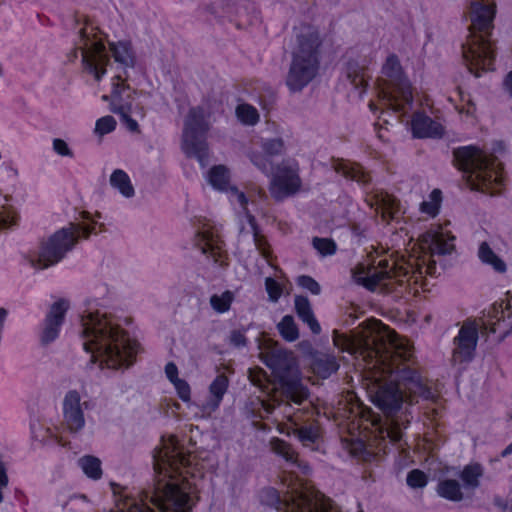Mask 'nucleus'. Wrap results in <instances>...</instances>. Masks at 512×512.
Returning a JSON list of instances; mask_svg holds the SVG:
<instances>
[{"label": "nucleus", "instance_id": "1", "mask_svg": "<svg viewBox=\"0 0 512 512\" xmlns=\"http://www.w3.org/2000/svg\"><path fill=\"white\" fill-rule=\"evenodd\" d=\"M190 457L179 447L177 439L162 438V446L153 454L156 479L140 493V499L120 495L119 512H191L195 489L184 475Z\"/></svg>", "mask_w": 512, "mask_h": 512}, {"label": "nucleus", "instance_id": "2", "mask_svg": "<svg viewBox=\"0 0 512 512\" xmlns=\"http://www.w3.org/2000/svg\"><path fill=\"white\" fill-rule=\"evenodd\" d=\"M80 336L91 361L102 369L125 370L139 352V343L122 328L120 317L95 308L93 302L81 314Z\"/></svg>", "mask_w": 512, "mask_h": 512}, {"label": "nucleus", "instance_id": "3", "mask_svg": "<svg viewBox=\"0 0 512 512\" xmlns=\"http://www.w3.org/2000/svg\"><path fill=\"white\" fill-rule=\"evenodd\" d=\"M391 344L392 350L383 368L391 379L379 383L372 397L374 404L389 417L398 412L404 401L412 403L416 396L425 400L434 398L433 391L423 384L419 373L406 364L413 358L410 343L395 338Z\"/></svg>", "mask_w": 512, "mask_h": 512}, {"label": "nucleus", "instance_id": "4", "mask_svg": "<svg viewBox=\"0 0 512 512\" xmlns=\"http://www.w3.org/2000/svg\"><path fill=\"white\" fill-rule=\"evenodd\" d=\"M496 8L492 0H474L468 6L469 35L462 44V55L469 71L476 77H480L482 71L494 70L495 50L491 35Z\"/></svg>", "mask_w": 512, "mask_h": 512}, {"label": "nucleus", "instance_id": "5", "mask_svg": "<svg viewBox=\"0 0 512 512\" xmlns=\"http://www.w3.org/2000/svg\"><path fill=\"white\" fill-rule=\"evenodd\" d=\"M295 38L286 85L291 91L298 92L306 87L318 73L322 39L318 30L307 24L295 28Z\"/></svg>", "mask_w": 512, "mask_h": 512}, {"label": "nucleus", "instance_id": "6", "mask_svg": "<svg viewBox=\"0 0 512 512\" xmlns=\"http://www.w3.org/2000/svg\"><path fill=\"white\" fill-rule=\"evenodd\" d=\"M457 168L463 172L472 190L498 194L503 186L500 163L474 146L459 147L453 152Z\"/></svg>", "mask_w": 512, "mask_h": 512}, {"label": "nucleus", "instance_id": "7", "mask_svg": "<svg viewBox=\"0 0 512 512\" xmlns=\"http://www.w3.org/2000/svg\"><path fill=\"white\" fill-rule=\"evenodd\" d=\"M96 222L75 224L60 228L49 237L41 240L38 250L27 256L31 267L39 270L60 263L74 249L81 238L87 239L94 233Z\"/></svg>", "mask_w": 512, "mask_h": 512}, {"label": "nucleus", "instance_id": "8", "mask_svg": "<svg viewBox=\"0 0 512 512\" xmlns=\"http://www.w3.org/2000/svg\"><path fill=\"white\" fill-rule=\"evenodd\" d=\"M261 359L279 380L282 396L287 402L302 405L308 400L309 390L299 377L297 364L291 352L275 346L262 352Z\"/></svg>", "mask_w": 512, "mask_h": 512}, {"label": "nucleus", "instance_id": "9", "mask_svg": "<svg viewBox=\"0 0 512 512\" xmlns=\"http://www.w3.org/2000/svg\"><path fill=\"white\" fill-rule=\"evenodd\" d=\"M386 87L382 90L384 104L395 113L406 114L413 105L411 83L397 55L390 54L382 66Z\"/></svg>", "mask_w": 512, "mask_h": 512}, {"label": "nucleus", "instance_id": "10", "mask_svg": "<svg viewBox=\"0 0 512 512\" xmlns=\"http://www.w3.org/2000/svg\"><path fill=\"white\" fill-rule=\"evenodd\" d=\"M210 114L203 106L191 107L184 119L182 149L188 157H195L202 167L208 159L207 134Z\"/></svg>", "mask_w": 512, "mask_h": 512}, {"label": "nucleus", "instance_id": "11", "mask_svg": "<svg viewBox=\"0 0 512 512\" xmlns=\"http://www.w3.org/2000/svg\"><path fill=\"white\" fill-rule=\"evenodd\" d=\"M78 50L82 54L84 69L92 74L97 81H100L106 74V66L109 64L110 58L102 39L94 32L93 27L80 30L79 40L71 54L72 61L77 58Z\"/></svg>", "mask_w": 512, "mask_h": 512}, {"label": "nucleus", "instance_id": "12", "mask_svg": "<svg viewBox=\"0 0 512 512\" xmlns=\"http://www.w3.org/2000/svg\"><path fill=\"white\" fill-rule=\"evenodd\" d=\"M275 500L281 512H338L330 499L309 489H294L284 499L276 496Z\"/></svg>", "mask_w": 512, "mask_h": 512}, {"label": "nucleus", "instance_id": "13", "mask_svg": "<svg viewBox=\"0 0 512 512\" xmlns=\"http://www.w3.org/2000/svg\"><path fill=\"white\" fill-rule=\"evenodd\" d=\"M408 271L403 267H397L394 262L387 259L380 260L377 266L368 269L366 276L362 278V284L370 291L381 288L393 291L396 285L402 286L407 281Z\"/></svg>", "mask_w": 512, "mask_h": 512}, {"label": "nucleus", "instance_id": "14", "mask_svg": "<svg viewBox=\"0 0 512 512\" xmlns=\"http://www.w3.org/2000/svg\"><path fill=\"white\" fill-rule=\"evenodd\" d=\"M301 184L298 163L295 160L283 161L272 179L271 194L275 199L282 200L298 192Z\"/></svg>", "mask_w": 512, "mask_h": 512}, {"label": "nucleus", "instance_id": "15", "mask_svg": "<svg viewBox=\"0 0 512 512\" xmlns=\"http://www.w3.org/2000/svg\"><path fill=\"white\" fill-rule=\"evenodd\" d=\"M69 308L70 302L65 298L58 299L49 307L39 332V339L42 345H49L59 337Z\"/></svg>", "mask_w": 512, "mask_h": 512}, {"label": "nucleus", "instance_id": "16", "mask_svg": "<svg viewBox=\"0 0 512 512\" xmlns=\"http://www.w3.org/2000/svg\"><path fill=\"white\" fill-rule=\"evenodd\" d=\"M89 408V402L81 401L78 391H68L63 399V425L73 434L79 433L85 426L83 409Z\"/></svg>", "mask_w": 512, "mask_h": 512}, {"label": "nucleus", "instance_id": "17", "mask_svg": "<svg viewBox=\"0 0 512 512\" xmlns=\"http://www.w3.org/2000/svg\"><path fill=\"white\" fill-rule=\"evenodd\" d=\"M197 245L203 254L209 255L215 262L223 263L225 254L224 241L220 233V229L216 226L206 223L197 232Z\"/></svg>", "mask_w": 512, "mask_h": 512}, {"label": "nucleus", "instance_id": "18", "mask_svg": "<svg viewBox=\"0 0 512 512\" xmlns=\"http://www.w3.org/2000/svg\"><path fill=\"white\" fill-rule=\"evenodd\" d=\"M310 409H303L294 412L292 415H289V421L292 424L293 434L297 437V439L302 443L303 446L309 447L312 450L315 449L314 445L319 439V427L315 421H310L309 419L304 420V414H310Z\"/></svg>", "mask_w": 512, "mask_h": 512}, {"label": "nucleus", "instance_id": "19", "mask_svg": "<svg viewBox=\"0 0 512 512\" xmlns=\"http://www.w3.org/2000/svg\"><path fill=\"white\" fill-rule=\"evenodd\" d=\"M117 82L113 83V90L111 93V111L115 114H118L121 118V121L126 125L127 129L131 132H138L139 125L136 120L131 118V102L128 100H124L122 97V93L129 89V86L125 85V79L122 76L118 75L115 77Z\"/></svg>", "mask_w": 512, "mask_h": 512}, {"label": "nucleus", "instance_id": "20", "mask_svg": "<svg viewBox=\"0 0 512 512\" xmlns=\"http://www.w3.org/2000/svg\"><path fill=\"white\" fill-rule=\"evenodd\" d=\"M208 180L215 189L229 193L232 203H237L242 210H246L248 199L243 192L230 185V172L226 166H213L208 173Z\"/></svg>", "mask_w": 512, "mask_h": 512}, {"label": "nucleus", "instance_id": "21", "mask_svg": "<svg viewBox=\"0 0 512 512\" xmlns=\"http://www.w3.org/2000/svg\"><path fill=\"white\" fill-rule=\"evenodd\" d=\"M477 341V328L472 325L462 326L454 338L453 360L458 363L470 362L474 357Z\"/></svg>", "mask_w": 512, "mask_h": 512}, {"label": "nucleus", "instance_id": "22", "mask_svg": "<svg viewBox=\"0 0 512 512\" xmlns=\"http://www.w3.org/2000/svg\"><path fill=\"white\" fill-rule=\"evenodd\" d=\"M421 246L431 257L450 254L454 249V237L439 228H432L420 237Z\"/></svg>", "mask_w": 512, "mask_h": 512}, {"label": "nucleus", "instance_id": "23", "mask_svg": "<svg viewBox=\"0 0 512 512\" xmlns=\"http://www.w3.org/2000/svg\"><path fill=\"white\" fill-rule=\"evenodd\" d=\"M229 387V379L225 374H219L209 385V395L201 405L203 414L211 415L218 410Z\"/></svg>", "mask_w": 512, "mask_h": 512}, {"label": "nucleus", "instance_id": "24", "mask_svg": "<svg viewBox=\"0 0 512 512\" xmlns=\"http://www.w3.org/2000/svg\"><path fill=\"white\" fill-rule=\"evenodd\" d=\"M411 130L415 138H436L443 135V127L424 112H415L411 119Z\"/></svg>", "mask_w": 512, "mask_h": 512}, {"label": "nucleus", "instance_id": "25", "mask_svg": "<svg viewBox=\"0 0 512 512\" xmlns=\"http://www.w3.org/2000/svg\"><path fill=\"white\" fill-rule=\"evenodd\" d=\"M345 75L351 86L359 91V95H363L369 78L366 65L357 60H350L347 62Z\"/></svg>", "mask_w": 512, "mask_h": 512}, {"label": "nucleus", "instance_id": "26", "mask_svg": "<svg viewBox=\"0 0 512 512\" xmlns=\"http://www.w3.org/2000/svg\"><path fill=\"white\" fill-rule=\"evenodd\" d=\"M294 306L297 316L308 325L311 332L315 335L320 334L321 326L314 315L309 299L306 296L297 295L294 299Z\"/></svg>", "mask_w": 512, "mask_h": 512}, {"label": "nucleus", "instance_id": "27", "mask_svg": "<svg viewBox=\"0 0 512 512\" xmlns=\"http://www.w3.org/2000/svg\"><path fill=\"white\" fill-rule=\"evenodd\" d=\"M109 48L115 62L124 69L133 68L136 64V55L130 41L110 42Z\"/></svg>", "mask_w": 512, "mask_h": 512}, {"label": "nucleus", "instance_id": "28", "mask_svg": "<svg viewBox=\"0 0 512 512\" xmlns=\"http://www.w3.org/2000/svg\"><path fill=\"white\" fill-rule=\"evenodd\" d=\"M334 169L343 177L356 181L363 186L367 185L371 180L370 175L363 167L356 163L339 160L334 164Z\"/></svg>", "mask_w": 512, "mask_h": 512}, {"label": "nucleus", "instance_id": "29", "mask_svg": "<svg viewBox=\"0 0 512 512\" xmlns=\"http://www.w3.org/2000/svg\"><path fill=\"white\" fill-rule=\"evenodd\" d=\"M477 255L483 264L491 266L495 272L503 274L507 271V265L504 260L492 250L486 241L479 244Z\"/></svg>", "mask_w": 512, "mask_h": 512}, {"label": "nucleus", "instance_id": "30", "mask_svg": "<svg viewBox=\"0 0 512 512\" xmlns=\"http://www.w3.org/2000/svg\"><path fill=\"white\" fill-rule=\"evenodd\" d=\"M110 185L125 198H132L135 190L129 175L122 169H115L109 179Z\"/></svg>", "mask_w": 512, "mask_h": 512}, {"label": "nucleus", "instance_id": "31", "mask_svg": "<svg viewBox=\"0 0 512 512\" xmlns=\"http://www.w3.org/2000/svg\"><path fill=\"white\" fill-rule=\"evenodd\" d=\"M313 369L321 378H328L339 369V364L334 355L320 354L314 358Z\"/></svg>", "mask_w": 512, "mask_h": 512}, {"label": "nucleus", "instance_id": "32", "mask_svg": "<svg viewBox=\"0 0 512 512\" xmlns=\"http://www.w3.org/2000/svg\"><path fill=\"white\" fill-rule=\"evenodd\" d=\"M273 451L282 456L287 462L302 468L304 473H308L309 467L307 464L300 463L298 459V454L292 448V446L281 439H275L272 441Z\"/></svg>", "mask_w": 512, "mask_h": 512}, {"label": "nucleus", "instance_id": "33", "mask_svg": "<svg viewBox=\"0 0 512 512\" xmlns=\"http://www.w3.org/2000/svg\"><path fill=\"white\" fill-rule=\"evenodd\" d=\"M377 212L381 214V217L385 221L393 220L397 217L399 212V201L391 195H381L377 199Z\"/></svg>", "mask_w": 512, "mask_h": 512}, {"label": "nucleus", "instance_id": "34", "mask_svg": "<svg viewBox=\"0 0 512 512\" xmlns=\"http://www.w3.org/2000/svg\"><path fill=\"white\" fill-rule=\"evenodd\" d=\"M437 493L450 501L458 502L463 499L461 486L457 480L445 479L438 483Z\"/></svg>", "mask_w": 512, "mask_h": 512}, {"label": "nucleus", "instance_id": "35", "mask_svg": "<svg viewBox=\"0 0 512 512\" xmlns=\"http://www.w3.org/2000/svg\"><path fill=\"white\" fill-rule=\"evenodd\" d=\"M78 466L90 479L99 480L102 477V467L99 458L92 455H85L78 459Z\"/></svg>", "mask_w": 512, "mask_h": 512}, {"label": "nucleus", "instance_id": "36", "mask_svg": "<svg viewBox=\"0 0 512 512\" xmlns=\"http://www.w3.org/2000/svg\"><path fill=\"white\" fill-rule=\"evenodd\" d=\"M243 212H244L247 222L249 224L250 231L253 234V239H254V243H255L257 250L260 252V254L263 257L269 258L270 254H269V250L267 247L268 246L267 241L265 240V238L263 236H261L259 234L258 225L256 223L255 217L249 212L248 208H246V210H243Z\"/></svg>", "mask_w": 512, "mask_h": 512}, {"label": "nucleus", "instance_id": "37", "mask_svg": "<svg viewBox=\"0 0 512 512\" xmlns=\"http://www.w3.org/2000/svg\"><path fill=\"white\" fill-rule=\"evenodd\" d=\"M483 475V467L479 463H473L466 465L461 474L460 478L464 482V485L468 488L475 489L479 486V478Z\"/></svg>", "mask_w": 512, "mask_h": 512}, {"label": "nucleus", "instance_id": "38", "mask_svg": "<svg viewBox=\"0 0 512 512\" xmlns=\"http://www.w3.org/2000/svg\"><path fill=\"white\" fill-rule=\"evenodd\" d=\"M277 329L286 341L293 342L299 337L298 327L291 315H285L277 324Z\"/></svg>", "mask_w": 512, "mask_h": 512}, {"label": "nucleus", "instance_id": "39", "mask_svg": "<svg viewBox=\"0 0 512 512\" xmlns=\"http://www.w3.org/2000/svg\"><path fill=\"white\" fill-rule=\"evenodd\" d=\"M234 301V293L226 290L222 294H213L210 297V305L217 313H225L229 311L232 302Z\"/></svg>", "mask_w": 512, "mask_h": 512}, {"label": "nucleus", "instance_id": "40", "mask_svg": "<svg viewBox=\"0 0 512 512\" xmlns=\"http://www.w3.org/2000/svg\"><path fill=\"white\" fill-rule=\"evenodd\" d=\"M236 115L245 125H255L259 121L257 109L249 104L238 105L236 108Z\"/></svg>", "mask_w": 512, "mask_h": 512}, {"label": "nucleus", "instance_id": "41", "mask_svg": "<svg viewBox=\"0 0 512 512\" xmlns=\"http://www.w3.org/2000/svg\"><path fill=\"white\" fill-rule=\"evenodd\" d=\"M313 247L322 255H333L336 252V244L332 239L315 237Z\"/></svg>", "mask_w": 512, "mask_h": 512}, {"label": "nucleus", "instance_id": "42", "mask_svg": "<svg viewBox=\"0 0 512 512\" xmlns=\"http://www.w3.org/2000/svg\"><path fill=\"white\" fill-rule=\"evenodd\" d=\"M406 482L413 489L423 488L428 483V477L422 470L413 469L407 474Z\"/></svg>", "mask_w": 512, "mask_h": 512}, {"label": "nucleus", "instance_id": "43", "mask_svg": "<svg viewBox=\"0 0 512 512\" xmlns=\"http://www.w3.org/2000/svg\"><path fill=\"white\" fill-rule=\"evenodd\" d=\"M296 283L299 287L309 291L313 295H319L321 293L320 284L309 275H300L296 279Z\"/></svg>", "mask_w": 512, "mask_h": 512}, {"label": "nucleus", "instance_id": "44", "mask_svg": "<svg viewBox=\"0 0 512 512\" xmlns=\"http://www.w3.org/2000/svg\"><path fill=\"white\" fill-rule=\"evenodd\" d=\"M262 148L267 156L280 155L284 149V142L281 138L267 139L263 142Z\"/></svg>", "mask_w": 512, "mask_h": 512}, {"label": "nucleus", "instance_id": "45", "mask_svg": "<svg viewBox=\"0 0 512 512\" xmlns=\"http://www.w3.org/2000/svg\"><path fill=\"white\" fill-rule=\"evenodd\" d=\"M116 128V120L112 116H104L97 120L95 132L99 135H105Z\"/></svg>", "mask_w": 512, "mask_h": 512}, {"label": "nucleus", "instance_id": "46", "mask_svg": "<svg viewBox=\"0 0 512 512\" xmlns=\"http://www.w3.org/2000/svg\"><path fill=\"white\" fill-rule=\"evenodd\" d=\"M265 289L271 302H277L282 295L281 285L271 277L265 279Z\"/></svg>", "mask_w": 512, "mask_h": 512}, {"label": "nucleus", "instance_id": "47", "mask_svg": "<svg viewBox=\"0 0 512 512\" xmlns=\"http://www.w3.org/2000/svg\"><path fill=\"white\" fill-rule=\"evenodd\" d=\"M17 223L16 215L10 209L0 207V229L10 228Z\"/></svg>", "mask_w": 512, "mask_h": 512}, {"label": "nucleus", "instance_id": "48", "mask_svg": "<svg viewBox=\"0 0 512 512\" xmlns=\"http://www.w3.org/2000/svg\"><path fill=\"white\" fill-rule=\"evenodd\" d=\"M251 160L263 173L268 174L272 172V163L267 155L254 154L252 155Z\"/></svg>", "mask_w": 512, "mask_h": 512}, {"label": "nucleus", "instance_id": "49", "mask_svg": "<svg viewBox=\"0 0 512 512\" xmlns=\"http://www.w3.org/2000/svg\"><path fill=\"white\" fill-rule=\"evenodd\" d=\"M173 385L179 398L184 402H188L190 400L191 392L189 384L183 379H177L175 382H173Z\"/></svg>", "mask_w": 512, "mask_h": 512}, {"label": "nucleus", "instance_id": "50", "mask_svg": "<svg viewBox=\"0 0 512 512\" xmlns=\"http://www.w3.org/2000/svg\"><path fill=\"white\" fill-rule=\"evenodd\" d=\"M387 437L394 444L399 443L402 440L403 432L398 425L396 420H392L390 426L386 430Z\"/></svg>", "mask_w": 512, "mask_h": 512}, {"label": "nucleus", "instance_id": "51", "mask_svg": "<svg viewBox=\"0 0 512 512\" xmlns=\"http://www.w3.org/2000/svg\"><path fill=\"white\" fill-rule=\"evenodd\" d=\"M229 342L235 347H244L247 344V338L244 330H233L229 336Z\"/></svg>", "mask_w": 512, "mask_h": 512}, {"label": "nucleus", "instance_id": "52", "mask_svg": "<svg viewBox=\"0 0 512 512\" xmlns=\"http://www.w3.org/2000/svg\"><path fill=\"white\" fill-rule=\"evenodd\" d=\"M53 150L61 156L73 157V152L62 139L56 138L53 140Z\"/></svg>", "mask_w": 512, "mask_h": 512}, {"label": "nucleus", "instance_id": "53", "mask_svg": "<svg viewBox=\"0 0 512 512\" xmlns=\"http://www.w3.org/2000/svg\"><path fill=\"white\" fill-rule=\"evenodd\" d=\"M165 374L167 378L173 383L178 378V368L173 362H169L165 366Z\"/></svg>", "mask_w": 512, "mask_h": 512}, {"label": "nucleus", "instance_id": "54", "mask_svg": "<svg viewBox=\"0 0 512 512\" xmlns=\"http://www.w3.org/2000/svg\"><path fill=\"white\" fill-rule=\"evenodd\" d=\"M438 209H439L438 203H435V202L424 201L421 204L422 212H424L430 216H435L438 213Z\"/></svg>", "mask_w": 512, "mask_h": 512}, {"label": "nucleus", "instance_id": "55", "mask_svg": "<svg viewBox=\"0 0 512 512\" xmlns=\"http://www.w3.org/2000/svg\"><path fill=\"white\" fill-rule=\"evenodd\" d=\"M505 90L509 93L510 96H512V71H510L503 82Z\"/></svg>", "mask_w": 512, "mask_h": 512}, {"label": "nucleus", "instance_id": "56", "mask_svg": "<svg viewBox=\"0 0 512 512\" xmlns=\"http://www.w3.org/2000/svg\"><path fill=\"white\" fill-rule=\"evenodd\" d=\"M425 273L429 274L430 276H436L437 274V267L436 262L432 260L429 262L425 267Z\"/></svg>", "mask_w": 512, "mask_h": 512}, {"label": "nucleus", "instance_id": "57", "mask_svg": "<svg viewBox=\"0 0 512 512\" xmlns=\"http://www.w3.org/2000/svg\"><path fill=\"white\" fill-rule=\"evenodd\" d=\"M431 198H432V202H435L437 203L438 201H440L441 199V191L438 190V189H435L431 192Z\"/></svg>", "mask_w": 512, "mask_h": 512}, {"label": "nucleus", "instance_id": "58", "mask_svg": "<svg viewBox=\"0 0 512 512\" xmlns=\"http://www.w3.org/2000/svg\"><path fill=\"white\" fill-rule=\"evenodd\" d=\"M512 454V442L501 452L500 457L505 458Z\"/></svg>", "mask_w": 512, "mask_h": 512}, {"label": "nucleus", "instance_id": "59", "mask_svg": "<svg viewBox=\"0 0 512 512\" xmlns=\"http://www.w3.org/2000/svg\"><path fill=\"white\" fill-rule=\"evenodd\" d=\"M505 308L512 309V291L507 292V303Z\"/></svg>", "mask_w": 512, "mask_h": 512}, {"label": "nucleus", "instance_id": "60", "mask_svg": "<svg viewBox=\"0 0 512 512\" xmlns=\"http://www.w3.org/2000/svg\"><path fill=\"white\" fill-rule=\"evenodd\" d=\"M82 218L85 219V220H90V215L88 212H83L82 213Z\"/></svg>", "mask_w": 512, "mask_h": 512}, {"label": "nucleus", "instance_id": "61", "mask_svg": "<svg viewBox=\"0 0 512 512\" xmlns=\"http://www.w3.org/2000/svg\"><path fill=\"white\" fill-rule=\"evenodd\" d=\"M333 340H334L335 345L339 346L338 339L336 338V336H334Z\"/></svg>", "mask_w": 512, "mask_h": 512}, {"label": "nucleus", "instance_id": "62", "mask_svg": "<svg viewBox=\"0 0 512 512\" xmlns=\"http://www.w3.org/2000/svg\"><path fill=\"white\" fill-rule=\"evenodd\" d=\"M369 106H370L371 110L374 109V105L372 103Z\"/></svg>", "mask_w": 512, "mask_h": 512}, {"label": "nucleus", "instance_id": "63", "mask_svg": "<svg viewBox=\"0 0 512 512\" xmlns=\"http://www.w3.org/2000/svg\"><path fill=\"white\" fill-rule=\"evenodd\" d=\"M4 0H0V4L3 2Z\"/></svg>", "mask_w": 512, "mask_h": 512}, {"label": "nucleus", "instance_id": "64", "mask_svg": "<svg viewBox=\"0 0 512 512\" xmlns=\"http://www.w3.org/2000/svg\"><path fill=\"white\" fill-rule=\"evenodd\" d=\"M359 512H363V511H359Z\"/></svg>", "mask_w": 512, "mask_h": 512}]
</instances>
